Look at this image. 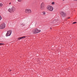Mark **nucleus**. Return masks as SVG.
Segmentation results:
<instances>
[{
    "mask_svg": "<svg viewBox=\"0 0 77 77\" xmlns=\"http://www.w3.org/2000/svg\"><path fill=\"white\" fill-rule=\"evenodd\" d=\"M57 20H54V21H52V23L51 22L50 23V25H51L52 24H56V22H57Z\"/></svg>",
    "mask_w": 77,
    "mask_h": 77,
    "instance_id": "nucleus-8",
    "label": "nucleus"
},
{
    "mask_svg": "<svg viewBox=\"0 0 77 77\" xmlns=\"http://www.w3.org/2000/svg\"><path fill=\"white\" fill-rule=\"evenodd\" d=\"M3 44H3V43H0V45H3Z\"/></svg>",
    "mask_w": 77,
    "mask_h": 77,
    "instance_id": "nucleus-18",
    "label": "nucleus"
},
{
    "mask_svg": "<svg viewBox=\"0 0 77 77\" xmlns=\"http://www.w3.org/2000/svg\"><path fill=\"white\" fill-rule=\"evenodd\" d=\"M11 33H12V31L11 30L8 31L7 32L6 35V36H9L11 35Z\"/></svg>",
    "mask_w": 77,
    "mask_h": 77,
    "instance_id": "nucleus-3",
    "label": "nucleus"
},
{
    "mask_svg": "<svg viewBox=\"0 0 77 77\" xmlns=\"http://www.w3.org/2000/svg\"><path fill=\"white\" fill-rule=\"evenodd\" d=\"M11 9V10H12L13 12H14L15 11V8L14 7H12Z\"/></svg>",
    "mask_w": 77,
    "mask_h": 77,
    "instance_id": "nucleus-11",
    "label": "nucleus"
},
{
    "mask_svg": "<svg viewBox=\"0 0 77 77\" xmlns=\"http://www.w3.org/2000/svg\"><path fill=\"white\" fill-rule=\"evenodd\" d=\"M51 4H52V5H54V4H55V2H52L51 3Z\"/></svg>",
    "mask_w": 77,
    "mask_h": 77,
    "instance_id": "nucleus-13",
    "label": "nucleus"
},
{
    "mask_svg": "<svg viewBox=\"0 0 77 77\" xmlns=\"http://www.w3.org/2000/svg\"><path fill=\"white\" fill-rule=\"evenodd\" d=\"M2 19V18L1 17V16L0 15V21H1Z\"/></svg>",
    "mask_w": 77,
    "mask_h": 77,
    "instance_id": "nucleus-16",
    "label": "nucleus"
},
{
    "mask_svg": "<svg viewBox=\"0 0 77 77\" xmlns=\"http://www.w3.org/2000/svg\"><path fill=\"white\" fill-rule=\"evenodd\" d=\"M25 12L27 14H30L32 13V10L30 9H26Z\"/></svg>",
    "mask_w": 77,
    "mask_h": 77,
    "instance_id": "nucleus-4",
    "label": "nucleus"
},
{
    "mask_svg": "<svg viewBox=\"0 0 77 77\" xmlns=\"http://www.w3.org/2000/svg\"><path fill=\"white\" fill-rule=\"evenodd\" d=\"M76 23V22H73V24H75Z\"/></svg>",
    "mask_w": 77,
    "mask_h": 77,
    "instance_id": "nucleus-19",
    "label": "nucleus"
},
{
    "mask_svg": "<svg viewBox=\"0 0 77 77\" xmlns=\"http://www.w3.org/2000/svg\"><path fill=\"white\" fill-rule=\"evenodd\" d=\"M42 15H44L45 14H46L45 12H43L42 13Z\"/></svg>",
    "mask_w": 77,
    "mask_h": 77,
    "instance_id": "nucleus-12",
    "label": "nucleus"
},
{
    "mask_svg": "<svg viewBox=\"0 0 77 77\" xmlns=\"http://www.w3.org/2000/svg\"><path fill=\"white\" fill-rule=\"evenodd\" d=\"M10 71H11V70H10Z\"/></svg>",
    "mask_w": 77,
    "mask_h": 77,
    "instance_id": "nucleus-23",
    "label": "nucleus"
},
{
    "mask_svg": "<svg viewBox=\"0 0 77 77\" xmlns=\"http://www.w3.org/2000/svg\"><path fill=\"white\" fill-rule=\"evenodd\" d=\"M18 0V2H21V1H22V0Z\"/></svg>",
    "mask_w": 77,
    "mask_h": 77,
    "instance_id": "nucleus-17",
    "label": "nucleus"
},
{
    "mask_svg": "<svg viewBox=\"0 0 77 77\" xmlns=\"http://www.w3.org/2000/svg\"><path fill=\"white\" fill-rule=\"evenodd\" d=\"M68 19H69L70 18V17H68Z\"/></svg>",
    "mask_w": 77,
    "mask_h": 77,
    "instance_id": "nucleus-21",
    "label": "nucleus"
},
{
    "mask_svg": "<svg viewBox=\"0 0 77 77\" xmlns=\"http://www.w3.org/2000/svg\"><path fill=\"white\" fill-rule=\"evenodd\" d=\"M45 8L44 6V3L42 2L40 5V9L41 10H44Z\"/></svg>",
    "mask_w": 77,
    "mask_h": 77,
    "instance_id": "nucleus-2",
    "label": "nucleus"
},
{
    "mask_svg": "<svg viewBox=\"0 0 77 77\" xmlns=\"http://www.w3.org/2000/svg\"><path fill=\"white\" fill-rule=\"evenodd\" d=\"M3 6V4L2 3H0V6Z\"/></svg>",
    "mask_w": 77,
    "mask_h": 77,
    "instance_id": "nucleus-15",
    "label": "nucleus"
},
{
    "mask_svg": "<svg viewBox=\"0 0 77 77\" xmlns=\"http://www.w3.org/2000/svg\"><path fill=\"white\" fill-rule=\"evenodd\" d=\"M21 26H24V25L23 23H21L20 24Z\"/></svg>",
    "mask_w": 77,
    "mask_h": 77,
    "instance_id": "nucleus-14",
    "label": "nucleus"
},
{
    "mask_svg": "<svg viewBox=\"0 0 77 77\" xmlns=\"http://www.w3.org/2000/svg\"><path fill=\"white\" fill-rule=\"evenodd\" d=\"M5 27V25L4 23H3L0 25V29H3Z\"/></svg>",
    "mask_w": 77,
    "mask_h": 77,
    "instance_id": "nucleus-6",
    "label": "nucleus"
},
{
    "mask_svg": "<svg viewBox=\"0 0 77 77\" xmlns=\"http://www.w3.org/2000/svg\"><path fill=\"white\" fill-rule=\"evenodd\" d=\"M39 32H41V31L38 30L37 29H36L35 30H33V33L35 34H36V33Z\"/></svg>",
    "mask_w": 77,
    "mask_h": 77,
    "instance_id": "nucleus-7",
    "label": "nucleus"
},
{
    "mask_svg": "<svg viewBox=\"0 0 77 77\" xmlns=\"http://www.w3.org/2000/svg\"><path fill=\"white\" fill-rule=\"evenodd\" d=\"M63 1H64V0H63Z\"/></svg>",
    "mask_w": 77,
    "mask_h": 77,
    "instance_id": "nucleus-22",
    "label": "nucleus"
},
{
    "mask_svg": "<svg viewBox=\"0 0 77 77\" xmlns=\"http://www.w3.org/2000/svg\"><path fill=\"white\" fill-rule=\"evenodd\" d=\"M60 14L61 15V17L62 18H63V17H66L65 13H64L63 11L60 12Z\"/></svg>",
    "mask_w": 77,
    "mask_h": 77,
    "instance_id": "nucleus-5",
    "label": "nucleus"
},
{
    "mask_svg": "<svg viewBox=\"0 0 77 77\" xmlns=\"http://www.w3.org/2000/svg\"><path fill=\"white\" fill-rule=\"evenodd\" d=\"M8 11L10 12H14L13 11H12V10L11 9V8H9L8 9Z\"/></svg>",
    "mask_w": 77,
    "mask_h": 77,
    "instance_id": "nucleus-10",
    "label": "nucleus"
},
{
    "mask_svg": "<svg viewBox=\"0 0 77 77\" xmlns=\"http://www.w3.org/2000/svg\"><path fill=\"white\" fill-rule=\"evenodd\" d=\"M47 9L49 11H53V7L52 6L48 5L47 7Z\"/></svg>",
    "mask_w": 77,
    "mask_h": 77,
    "instance_id": "nucleus-1",
    "label": "nucleus"
},
{
    "mask_svg": "<svg viewBox=\"0 0 77 77\" xmlns=\"http://www.w3.org/2000/svg\"><path fill=\"white\" fill-rule=\"evenodd\" d=\"M26 38V36H23V37L18 38V39H19V40L21 39H23V38Z\"/></svg>",
    "mask_w": 77,
    "mask_h": 77,
    "instance_id": "nucleus-9",
    "label": "nucleus"
},
{
    "mask_svg": "<svg viewBox=\"0 0 77 77\" xmlns=\"http://www.w3.org/2000/svg\"><path fill=\"white\" fill-rule=\"evenodd\" d=\"M11 3H9V5H11Z\"/></svg>",
    "mask_w": 77,
    "mask_h": 77,
    "instance_id": "nucleus-20",
    "label": "nucleus"
}]
</instances>
